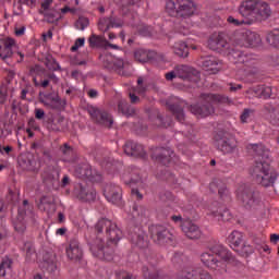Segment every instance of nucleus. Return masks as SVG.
Masks as SVG:
<instances>
[{"instance_id": "f257e3e1", "label": "nucleus", "mask_w": 279, "mask_h": 279, "mask_svg": "<svg viewBox=\"0 0 279 279\" xmlns=\"http://www.w3.org/2000/svg\"><path fill=\"white\" fill-rule=\"evenodd\" d=\"M213 104H222L226 106H232L234 101L226 96L220 94L213 93H203L199 95V102L191 105L189 107L190 112L195 114V117H199L201 119H206V117H210V114H215V107Z\"/></svg>"}, {"instance_id": "f03ea898", "label": "nucleus", "mask_w": 279, "mask_h": 279, "mask_svg": "<svg viewBox=\"0 0 279 279\" xmlns=\"http://www.w3.org/2000/svg\"><path fill=\"white\" fill-rule=\"evenodd\" d=\"M112 226V220L102 218L97 221L95 225L96 239L89 240L88 245L89 250L96 258H100V260H112V247H108V253L104 250V239L108 234Z\"/></svg>"}, {"instance_id": "7ed1b4c3", "label": "nucleus", "mask_w": 279, "mask_h": 279, "mask_svg": "<svg viewBox=\"0 0 279 279\" xmlns=\"http://www.w3.org/2000/svg\"><path fill=\"white\" fill-rule=\"evenodd\" d=\"M247 149H251L253 154L257 157L253 167L250 170V173L253 179L258 178L267 173L271 167V158L269 151L265 148L263 144H250Z\"/></svg>"}, {"instance_id": "20e7f679", "label": "nucleus", "mask_w": 279, "mask_h": 279, "mask_svg": "<svg viewBox=\"0 0 279 279\" xmlns=\"http://www.w3.org/2000/svg\"><path fill=\"white\" fill-rule=\"evenodd\" d=\"M216 254V255H215ZM220 256L226 263H234V255L230 251L223 247L221 244H216L209 250L201 255V260L209 269H219L223 263L217 259Z\"/></svg>"}, {"instance_id": "39448f33", "label": "nucleus", "mask_w": 279, "mask_h": 279, "mask_svg": "<svg viewBox=\"0 0 279 279\" xmlns=\"http://www.w3.org/2000/svg\"><path fill=\"white\" fill-rule=\"evenodd\" d=\"M236 198L245 210H258L263 206L260 192L250 185H240L236 190Z\"/></svg>"}, {"instance_id": "423d86ee", "label": "nucleus", "mask_w": 279, "mask_h": 279, "mask_svg": "<svg viewBox=\"0 0 279 279\" xmlns=\"http://www.w3.org/2000/svg\"><path fill=\"white\" fill-rule=\"evenodd\" d=\"M106 242L104 241V250L105 254H108V247L112 250V260H114V247H117V243L123 239V231L119 229L117 223L112 222L109 231L105 235Z\"/></svg>"}, {"instance_id": "0eeeda50", "label": "nucleus", "mask_w": 279, "mask_h": 279, "mask_svg": "<svg viewBox=\"0 0 279 279\" xmlns=\"http://www.w3.org/2000/svg\"><path fill=\"white\" fill-rule=\"evenodd\" d=\"M25 217H29L31 219L34 217V208L27 199L23 201V205L17 209V218L13 220L16 232H25Z\"/></svg>"}, {"instance_id": "6e6552de", "label": "nucleus", "mask_w": 279, "mask_h": 279, "mask_svg": "<svg viewBox=\"0 0 279 279\" xmlns=\"http://www.w3.org/2000/svg\"><path fill=\"white\" fill-rule=\"evenodd\" d=\"M74 175L81 180H88L89 182H101V173L88 163H82L75 167Z\"/></svg>"}, {"instance_id": "1a4fd4ad", "label": "nucleus", "mask_w": 279, "mask_h": 279, "mask_svg": "<svg viewBox=\"0 0 279 279\" xmlns=\"http://www.w3.org/2000/svg\"><path fill=\"white\" fill-rule=\"evenodd\" d=\"M214 146L222 154H233L234 149H236V141L219 132L214 136Z\"/></svg>"}, {"instance_id": "9d476101", "label": "nucleus", "mask_w": 279, "mask_h": 279, "mask_svg": "<svg viewBox=\"0 0 279 279\" xmlns=\"http://www.w3.org/2000/svg\"><path fill=\"white\" fill-rule=\"evenodd\" d=\"M87 112L94 123H98L99 125H104L105 128H111L112 123H114V121L112 120V116L104 109L90 106L88 107Z\"/></svg>"}, {"instance_id": "9b49d317", "label": "nucleus", "mask_w": 279, "mask_h": 279, "mask_svg": "<svg viewBox=\"0 0 279 279\" xmlns=\"http://www.w3.org/2000/svg\"><path fill=\"white\" fill-rule=\"evenodd\" d=\"M100 62H104L106 69L109 71H114L118 75H125V71H123L124 62L123 59L116 58L114 56L104 52L99 56Z\"/></svg>"}, {"instance_id": "f8f14e48", "label": "nucleus", "mask_w": 279, "mask_h": 279, "mask_svg": "<svg viewBox=\"0 0 279 279\" xmlns=\"http://www.w3.org/2000/svg\"><path fill=\"white\" fill-rule=\"evenodd\" d=\"M175 77L183 80V82H191L192 84H197L202 78V74L195 68L189 65H177Z\"/></svg>"}, {"instance_id": "ddd939ff", "label": "nucleus", "mask_w": 279, "mask_h": 279, "mask_svg": "<svg viewBox=\"0 0 279 279\" xmlns=\"http://www.w3.org/2000/svg\"><path fill=\"white\" fill-rule=\"evenodd\" d=\"M104 196L107 202L114 206H123V190L117 184L109 183L104 189Z\"/></svg>"}, {"instance_id": "4468645a", "label": "nucleus", "mask_w": 279, "mask_h": 279, "mask_svg": "<svg viewBox=\"0 0 279 279\" xmlns=\"http://www.w3.org/2000/svg\"><path fill=\"white\" fill-rule=\"evenodd\" d=\"M239 14L246 21V25L256 23V0H245L239 7Z\"/></svg>"}, {"instance_id": "2eb2a0df", "label": "nucleus", "mask_w": 279, "mask_h": 279, "mask_svg": "<svg viewBox=\"0 0 279 279\" xmlns=\"http://www.w3.org/2000/svg\"><path fill=\"white\" fill-rule=\"evenodd\" d=\"M234 41L238 47H256L260 43V36L252 31L241 32L235 34Z\"/></svg>"}, {"instance_id": "dca6fc26", "label": "nucleus", "mask_w": 279, "mask_h": 279, "mask_svg": "<svg viewBox=\"0 0 279 279\" xmlns=\"http://www.w3.org/2000/svg\"><path fill=\"white\" fill-rule=\"evenodd\" d=\"M153 158L156 159L157 162L163 165L165 167H169V165H173V158H175V151L173 148L166 146V147H158L153 153Z\"/></svg>"}, {"instance_id": "f3484780", "label": "nucleus", "mask_w": 279, "mask_h": 279, "mask_svg": "<svg viewBox=\"0 0 279 279\" xmlns=\"http://www.w3.org/2000/svg\"><path fill=\"white\" fill-rule=\"evenodd\" d=\"M149 230L151 239L159 245H165V243L173 241V233L162 226H153Z\"/></svg>"}, {"instance_id": "a211bd4d", "label": "nucleus", "mask_w": 279, "mask_h": 279, "mask_svg": "<svg viewBox=\"0 0 279 279\" xmlns=\"http://www.w3.org/2000/svg\"><path fill=\"white\" fill-rule=\"evenodd\" d=\"M16 51V40L12 37L0 39V58L3 62H10Z\"/></svg>"}, {"instance_id": "6ab92c4d", "label": "nucleus", "mask_w": 279, "mask_h": 279, "mask_svg": "<svg viewBox=\"0 0 279 279\" xmlns=\"http://www.w3.org/2000/svg\"><path fill=\"white\" fill-rule=\"evenodd\" d=\"M208 47L211 51H223V49H230L228 36L225 33L211 35L208 40Z\"/></svg>"}, {"instance_id": "aec40b11", "label": "nucleus", "mask_w": 279, "mask_h": 279, "mask_svg": "<svg viewBox=\"0 0 279 279\" xmlns=\"http://www.w3.org/2000/svg\"><path fill=\"white\" fill-rule=\"evenodd\" d=\"M122 180L124 184H137L140 189H143V178L141 177V169L134 166L129 167L124 171Z\"/></svg>"}, {"instance_id": "412c9836", "label": "nucleus", "mask_w": 279, "mask_h": 279, "mask_svg": "<svg viewBox=\"0 0 279 279\" xmlns=\"http://www.w3.org/2000/svg\"><path fill=\"white\" fill-rule=\"evenodd\" d=\"M177 3L179 5L177 16H180V19H189L193 16L197 10L195 2L191 0H177Z\"/></svg>"}, {"instance_id": "4be33fe9", "label": "nucleus", "mask_w": 279, "mask_h": 279, "mask_svg": "<svg viewBox=\"0 0 279 279\" xmlns=\"http://www.w3.org/2000/svg\"><path fill=\"white\" fill-rule=\"evenodd\" d=\"M129 239L133 245L144 250L149 245V240L147 239V234L143 229L135 227L133 231L130 233Z\"/></svg>"}, {"instance_id": "5701e85b", "label": "nucleus", "mask_w": 279, "mask_h": 279, "mask_svg": "<svg viewBox=\"0 0 279 279\" xmlns=\"http://www.w3.org/2000/svg\"><path fill=\"white\" fill-rule=\"evenodd\" d=\"M181 230L185 234L187 239H191L192 241L201 239L202 236V230H199V227L191 220H184L181 222Z\"/></svg>"}, {"instance_id": "b1692460", "label": "nucleus", "mask_w": 279, "mask_h": 279, "mask_svg": "<svg viewBox=\"0 0 279 279\" xmlns=\"http://www.w3.org/2000/svg\"><path fill=\"white\" fill-rule=\"evenodd\" d=\"M255 182L264 186V189H269V186H274L276 184V180H278V171L276 169L270 168L266 173L255 177Z\"/></svg>"}, {"instance_id": "393cba45", "label": "nucleus", "mask_w": 279, "mask_h": 279, "mask_svg": "<svg viewBox=\"0 0 279 279\" xmlns=\"http://www.w3.org/2000/svg\"><path fill=\"white\" fill-rule=\"evenodd\" d=\"M123 149L126 156H133V158H145V148L134 141H128L124 144Z\"/></svg>"}, {"instance_id": "a878e982", "label": "nucleus", "mask_w": 279, "mask_h": 279, "mask_svg": "<svg viewBox=\"0 0 279 279\" xmlns=\"http://www.w3.org/2000/svg\"><path fill=\"white\" fill-rule=\"evenodd\" d=\"M255 14V23L267 21L271 16V8L267 2L256 0Z\"/></svg>"}, {"instance_id": "bb28decb", "label": "nucleus", "mask_w": 279, "mask_h": 279, "mask_svg": "<svg viewBox=\"0 0 279 279\" xmlns=\"http://www.w3.org/2000/svg\"><path fill=\"white\" fill-rule=\"evenodd\" d=\"M209 191L211 193H217L220 197V199H230V190H228V185L221 179H215L210 184H209Z\"/></svg>"}, {"instance_id": "cd10ccee", "label": "nucleus", "mask_w": 279, "mask_h": 279, "mask_svg": "<svg viewBox=\"0 0 279 279\" xmlns=\"http://www.w3.org/2000/svg\"><path fill=\"white\" fill-rule=\"evenodd\" d=\"M39 100L44 106L51 108L52 110H58L62 104L60 102V96L53 93L50 94H39Z\"/></svg>"}, {"instance_id": "c85d7f7f", "label": "nucleus", "mask_w": 279, "mask_h": 279, "mask_svg": "<svg viewBox=\"0 0 279 279\" xmlns=\"http://www.w3.org/2000/svg\"><path fill=\"white\" fill-rule=\"evenodd\" d=\"M112 27H123V20L119 17H101L98 22V29L100 32H108Z\"/></svg>"}, {"instance_id": "c756f323", "label": "nucleus", "mask_w": 279, "mask_h": 279, "mask_svg": "<svg viewBox=\"0 0 279 279\" xmlns=\"http://www.w3.org/2000/svg\"><path fill=\"white\" fill-rule=\"evenodd\" d=\"M88 43L92 49H95V47H100L102 49H108V47H110V49H119L118 45L110 44V41H108L104 36L95 35V34H93L88 38Z\"/></svg>"}, {"instance_id": "7c9ffc66", "label": "nucleus", "mask_w": 279, "mask_h": 279, "mask_svg": "<svg viewBox=\"0 0 279 279\" xmlns=\"http://www.w3.org/2000/svg\"><path fill=\"white\" fill-rule=\"evenodd\" d=\"M66 256L70 260H81L83 256L82 248L80 247V242L75 239L70 241L66 247Z\"/></svg>"}, {"instance_id": "2f4dec72", "label": "nucleus", "mask_w": 279, "mask_h": 279, "mask_svg": "<svg viewBox=\"0 0 279 279\" xmlns=\"http://www.w3.org/2000/svg\"><path fill=\"white\" fill-rule=\"evenodd\" d=\"M75 193L81 202H95V197H97V192L93 187H84L83 185H80Z\"/></svg>"}, {"instance_id": "473e14b6", "label": "nucleus", "mask_w": 279, "mask_h": 279, "mask_svg": "<svg viewBox=\"0 0 279 279\" xmlns=\"http://www.w3.org/2000/svg\"><path fill=\"white\" fill-rule=\"evenodd\" d=\"M40 267L43 271H47L48 274H53V271L58 269V265L56 264V255L46 253L44 255Z\"/></svg>"}, {"instance_id": "72a5a7b5", "label": "nucleus", "mask_w": 279, "mask_h": 279, "mask_svg": "<svg viewBox=\"0 0 279 279\" xmlns=\"http://www.w3.org/2000/svg\"><path fill=\"white\" fill-rule=\"evenodd\" d=\"M227 243L234 252H239V247L243 243V233L240 231L231 232L227 238Z\"/></svg>"}, {"instance_id": "f704fd0d", "label": "nucleus", "mask_w": 279, "mask_h": 279, "mask_svg": "<svg viewBox=\"0 0 279 279\" xmlns=\"http://www.w3.org/2000/svg\"><path fill=\"white\" fill-rule=\"evenodd\" d=\"M157 53L154 50H145V49H137L134 52V58L137 62H149V60H154Z\"/></svg>"}, {"instance_id": "c9c22d12", "label": "nucleus", "mask_w": 279, "mask_h": 279, "mask_svg": "<svg viewBox=\"0 0 279 279\" xmlns=\"http://www.w3.org/2000/svg\"><path fill=\"white\" fill-rule=\"evenodd\" d=\"M202 66L213 71V73H219V59L213 56L205 57L202 59Z\"/></svg>"}, {"instance_id": "e433bc0d", "label": "nucleus", "mask_w": 279, "mask_h": 279, "mask_svg": "<svg viewBox=\"0 0 279 279\" xmlns=\"http://www.w3.org/2000/svg\"><path fill=\"white\" fill-rule=\"evenodd\" d=\"M19 162L20 167H22V169L25 171L36 172L38 169H40V163H38V161H36L34 158H22Z\"/></svg>"}, {"instance_id": "4c0bfd02", "label": "nucleus", "mask_w": 279, "mask_h": 279, "mask_svg": "<svg viewBox=\"0 0 279 279\" xmlns=\"http://www.w3.org/2000/svg\"><path fill=\"white\" fill-rule=\"evenodd\" d=\"M58 76H56V74L50 73L48 74V77L43 80L38 77H34V85L36 86V88H49V82H53V84H58Z\"/></svg>"}, {"instance_id": "58836bf2", "label": "nucleus", "mask_w": 279, "mask_h": 279, "mask_svg": "<svg viewBox=\"0 0 279 279\" xmlns=\"http://www.w3.org/2000/svg\"><path fill=\"white\" fill-rule=\"evenodd\" d=\"M229 58L233 60L234 64H246L247 56L241 50L232 49L229 52Z\"/></svg>"}, {"instance_id": "ea45409f", "label": "nucleus", "mask_w": 279, "mask_h": 279, "mask_svg": "<svg viewBox=\"0 0 279 279\" xmlns=\"http://www.w3.org/2000/svg\"><path fill=\"white\" fill-rule=\"evenodd\" d=\"M137 95H145V87L143 86V77H140L137 80V88L134 90V93H130L129 97L131 100V104H138V101H141V99L138 98Z\"/></svg>"}, {"instance_id": "a19ab883", "label": "nucleus", "mask_w": 279, "mask_h": 279, "mask_svg": "<svg viewBox=\"0 0 279 279\" xmlns=\"http://www.w3.org/2000/svg\"><path fill=\"white\" fill-rule=\"evenodd\" d=\"M118 110L125 117H132V114H135V112H136V109H134V107L130 106L128 104V100H123V99H121L118 102Z\"/></svg>"}, {"instance_id": "79ce46f5", "label": "nucleus", "mask_w": 279, "mask_h": 279, "mask_svg": "<svg viewBox=\"0 0 279 279\" xmlns=\"http://www.w3.org/2000/svg\"><path fill=\"white\" fill-rule=\"evenodd\" d=\"M184 108H186V102H184V101L178 102L177 101L175 119H177V121H179V123H184V121H185Z\"/></svg>"}, {"instance_id": "37998d69", "label": "nucleus", "mask_w": 279, "mask_h": 279, "mask_svg": "<svg viewBox=\"0 0 279 279\" xmlns=\"http://www.w3.org/2000/svg\"><path fill=\"white\" fill-rule=\"evenodd\" d=\"M24 250L26 251V260L28 263L36 260V250L34 248V244H32V242H26L24 244Z\"/></svg>"}, {"instance_id": "c03bdc74", "label": "nucleus", "mask_w": 279, "mask_h": 279, "mask_svg": "<svg viewBox=\"0 0 279 279\" xmlns=\"http://www.w3.org/2000/svg\"><path fill=\"white\" fill-rule=\"evenodd\" d=\"M266 40L268 45L275 47L276 49H279V31L270 32L267 35Z\"/></svg>"}, {"instance_id": "a18cd8bd", "label": "nucleus", "mask_w": 279, "mask_h": 279, "mask_svg": "<svg viewBox=\"0 0 279 279\" xmlns=\"http://www.w3.org/2000/svg\"><path fill=\"white\" fill-rule=\"evenodd\" d=\"M29 75L33 77V83H34V77L41 78L45 75V68L40 66L38 64L31 66L29 69Z\"/></svg>"}, {"instance_id": "49530a36", "label": "nucleus", "mask_w": 279, "mask_h": 279, "mask_svg": "<svg viewBox=\"0 0 279 279\" xmlns=\"http://www.w3.org/2000/svg\"><path fill=\"white\" fill-rule=\"evenodd\" d=\"M12 268V259L10 258H3L0 263V278H3L5 274H8V269Z\"/></svg>"}, {"instance_id": "de8ad7c7", "label": "nucleus", "mask_w": 279, "mask_h": 279, "mask_svg": "<svg viewBox=\"0 0 279 279\" xmlns=\"http://www.w3.org/2000/svg\"><path fill=\"white\" fill-rule=\"evenodd\" d=\"M175 56H179V58H189V45L186 43H180L177 47Z\"/></svg>"}, {"instance_id": "09e8293b", "label": "nucleus", "mask_w": 279, "mask_h": 279, "mask_svg": "<svg viewBox=\"0 0 279 279\" xmlns=\"http://www.w3.org/2000/svg\"><path fill=\"white\" fill-rule=\"evenodd\" d=\"M268 111L270 114L271 125H279V108H270Z\"/></svg>"}, {"instance_id": "8fccbe9b", "label": "nucleus", "mask_w": 279, "mask_h": 279, "mask_svg": "<svg viewBox=\"0 0 279 279\" xmlns=\"http://www.w3.org/2000/svg\"><path fill=\"white\" fill-rule=\"evenodd\" d=\"M45 65L49 69V71H58L60 69V64L52 57H47L45 61Z\"/></svg>"}, {"instance_id": "3c124183", "label": "nucleus", "mask_w": 279, "mask_h": 279, "mask_svg": "<svg viewBox=\"0 0 279 279\" xmlns=\"http://www.w3.org/2000/svg\"><path fill=\"white\" fill-rule=\"evenodd\" d=\"M241 254V256H250L252 254H254V246L244 243L241 247V250L236 251Z\"/></svg>"}, {"instance_id": "603ef678", "label": "nucleus", "mask_w": 279, "mask_h": 279, "mask_svg": "<svg viewBox=\"0 0 279 279\" xmlns=\"http://www.w3.org/2000/svg\"><path fill=\"white\" fill-rule=\"evenodd\" d=\"M251 117H254V110L250 109V108H246V109L243 110L242 114L240 116V121L242 123H247V120Z\"/></svg>"}, {"instance_id": "864d4df0", "label": "nucleus", "mask_w": 279, "mask_h": 279, "mask_svg": "<svg viewBox=\"0 0 279 279\" xmlns=\"http://www.w3.org/2000/svg\"><path fill=\"white\" fill-rule=\"evenodd\" d=\"M137 32L142 36H151V26L145 25V24H140L137 26Z\"/></svg>"}, {"instance_id": "5fc2aeb1", "label": "nucleus", "mask_w": 279, "mask_h": 279, "mask_svg": "<svg viewBox=\"0 0 279 279\" xmlns=\"http://www.w3.org/2000/svg\"><path fill=\"white\" fill-rule=\"evenodd\" d=\"M88 19L86 17H78V20L75 22V27L77 29H81L82 32H84V29H86V27H88Z\"/></svg>"}, {"instance_id": "6e6d98bb", "label": "nucleus", "mask_w": 279, "mask_h": 279, "mask_svg": "<svg viewBox=\"0 0 279 279\" xmlns=\"http://www.w3.org/2000/svg\"><path fill=\"white\" fill-rule=\"evenodd\" d=\"M51 3H53V0H45L44 2H41L39 13L47 16V14H49V8H51Z\"/></svg>"}, {"instance_id": "4d7b16f0", "label": "nucleus", "mask_w": 279, "mask_h": 279, "mask_svg": "<svg viewBox=\"0 0 279 279\" xmlns=\"http://www.w3.org/2000/svg\"><path fill=\"white\" fill-rule=\"evenodd\" d=\"M166 12L169 14V16H175V1L169 0L166 3Z\"/></svg>"}, {"instance_id": "13d9d810", "label": "nucleus", "mask_w": 279, "mask_h": 279, "mask_svg": "<svg viewBox=\"0 0 279 279\" xmlns=\"http://www.w3.org/2000/svg\"><path fill=\"white\" fill-rule=\"evenodd\" d=\"M216 217H219L221 221H230V219H232V214H230V210L226 208L222 211H219Z\"/></svg>"}, {"instance_id": "bf43d9fd", "label": "nucleus", "mask_w": 279, "mask_h": 279, "mask_svg": "<svg viewBox=\"0 0 279 279\" xmlns=\"http://www.w3.org/2000/svg\"><path fill=\"white\" fill-rule=\"evenodd\" d=\"M8 241V228L3 223L0 225V243Z\"/></svg>"}, {"instance_id": "052dcab7", "label": "nucleus", "mask_w": 279, "mask_h": 279, "mask_svg": "<svg viewBox=\"0 0 279 279\" xmlns=\"http://www.w3.org/2000/svg\"><path fill=\"white\" fill-rule=\"evenodd\" d=\"M259 95H260V97H262L263 99H269V98H271V87H270V86L262 87Z\"/></svg>"}, {"instance_id": "680f3d73", "label": "nucleus", "mask_w": 279, "mask_h": 279, "mask_svg": "<svg viewBox=\"0 0 279 279\" xmlns=\"http://www.w3.org/2000/svg\"><path fill=\"white\" fill-rule=\"evenodd\" d=\"M86 43L85 38H77L74 43V45L71 47V51L75 53L80 47H84V44Z\"/></svg>"}, {"instance_id": "e2e57ef3", "label": "nucleus", "mask_w": 279, "mask_h": 279, "mask_svg": "<svg viewBox=\"0 0 279 279\" xmlns=\"http://www.w3.org/2000/svg\"><path fill=\"white\" fill-rule=\"evenodd\" d=\"M228 23L231 25H234L235 27H239L241 25H247V22L245 20L239 21L238 19H234L233 16H229L227 19Z\"/></svg>"}, {"instance_id": "0e129e2a", "label": "nucleus", "mask_w": 279, "mask_h": 279, "mask_svg": "<svg viewBox=\"0 0 279 279\" xmlns=\"http://www.w3.org/2000/svg\"><path fill=\"white\" fill-rule=\"evenodd\" d=\"M145 215V207L143 206H133V216L134 217H143Z\"/></svg>"}, {"instance_id": "69168bd1", "label": "nucleus", "mask_w": 279, "mask_h": 279, "mask_svg": "<svg viewBox=\"0 0 279 279\" xmlns=\"http://www.w3.org/2000/svg\"><path fill=\"white\" fill-rule=\"evenodd\" d=\"M162 201L163 202H169L172 206H173V193L171 192H166L162 196ZM170 204H168V206H171Z\"/></svg>"}, {"instance_id": "338daca9", "label": "nucleus", "mask_w": 279, "mask_h": 279, "mask_svg": "<svg viewBox=\"0 0 279 279\" xmlns=\"http://www.w3.org/2000/svg\"><path fill=\"white\" fill-rule=\"evenodd\" d=\"M35 119H37L38 121H43V119H45V110H43L40 108H36L35 109Z\"/></svg>"}, {"instance_id": "774afa93", "label": "nucleus", "mask_w": 279, "mask_h": 279, "mask_svg": "<svg viewBox=\"0 0 279 279\" xmlns=\"http://www.w3.org/2000/svg\"><path fill=\"white\" fill-rule=\"evenodd\" d=\"M61 151L64 156H71V154H73V148H71V146H68L66 144H64L61 147Z\"/></svg>"}]
</instances>
